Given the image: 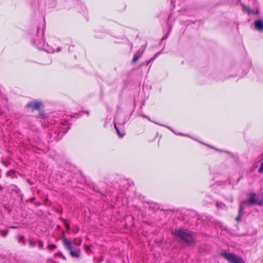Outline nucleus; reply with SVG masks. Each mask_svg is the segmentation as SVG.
I'll return each mask as SVG.
<instances>
[{
    "label": "nucleus",
    "mask_w": 263,
    "mask_h": 263,
    "mask_svg": "<svg viewBox=\"0 0 263 263\" xmlns=\"http://www.w3.org/2000/svg\"><path fill=\"white\" fill-rule=\"evenodd\" d=\"M115 128L118 133V135H119V136L120 137H123L124 136L125 134L124 133L120 132L119 128L117 127V125L115 124Z\"/></svg>",
    "instance_id": "f8f14e48"
},
{
    "label": "nucleus",
    "mask_w": 263,
    "mask_h": 263,
    "mask_svg": "<svg viewBox=\"0 0 263 263\" xmlns=\"http://www.w3.org/2000/svg\"><path fill=\"white\" fill-rule=\"evenodd\" d=\"M38 247L40 249H43L44 248V243L42 240H38Z\"/></svg>",
    "instance_id": "2eb2a0df"
},
{
    "label": "nucleus",
    "mask_w": 263,
    "mask_h": 263,
    "mask_svg": "<svg viewBox=\"0 0 263 263\" xmlns=\"http://www.w3.org/2000/svg\"><path fill=\"white\" fill-rule=\"evenodd\" d=\"M143 52H144V50H142V51H140V50H139L138 51H137L134 55V57L132 61V63H136L138 61V60L142 56Z\"/></svg>",
    "instance_id": "0eeeda50"
},
{
    "label": "nucleus",
    "mask_w": 263,
    "mask_h": 263,
    "mask_svg": "<svg viewBox=\"0 0 263 263\" xmlns=\"http://www.w3.org/2000/svg\"><path fill=\"white\" fill-rule=\"evenodd\" d=\"M66 229L67 230H69L70 229V226L69 224H66Z\"/></svg>",
    "instance_id": "4be33fe9"
},
{
    "label": "nucleus",
    "mask_w": 263,
    "mask_h": 263,
    "mask_svg": "<svg viewBox=\"0 0 263 263\" xmlns=\"http://www.w3.org/2000/svg\"><path fill=\"white\" fill-rule=\"evenodd\" d=\"M45 106L41 101L33 100L29 101L27 103L25 108L29 109L31 112H34L35 110L39 111V114L35 116V118L45 119L47 117L45 112L42 110Z\"/></svg>",
    "instance_id": "f03ea898"
},
{
    "label": "nucleus",
    "mask_w": 263,
    "mask_h": 263,
    "mask_svg": "<svg viewBox=\"0 0 263 263\" xmlns=\"http://www.w3.org/2000/svg\"><path fill=\"white\" fill-rule=\"evenodd\" d=\"M166 37L167 36L166 35L165 37H162V40L165 39V38H166Z\"/></svg>",
    "instance_id": "cd10ccee"
},
{
    "label": "nucleus",
    "mask_w": 263,
    "mask_h": 263,
    "mask_svg": "<svg viewBox=\"0 0 263 263\" xmlns=\"http://www.w3.org/2000/svg\"><path fill=\"white\" fill-rule=\"evenodd\" d=\"M51 263H59L58 262H57L55 261H54L53 260H51Z\"/></svg>",
    "instance_id": "393cba45"
},
{
    "label": "nucleus",
    "mask_w": 263,
    "mask_h": 263,
    "mask_svg": "<svg viewBox=\"0 0 263 263\" xmlns=\"http://www.w3.org/2000/svg\"><path fill=\"white\" fill-rule=\"evenodd\" d=\"M8 232L9 231L7 230H3L1 231V235L4 237H6L7 235Z\"/></svg>",
    "instance_id": "4468645a"
},
{
    "label": "nucleus",
    "mask_w": 263,
    "mask_h": 263,
    "mask_svg": "<svg viewBox=\"0 0 263 263\" xmlns=\"http://www.w3.org/2000/svg\"><path fill=\"white\" fill-rule=\"evenodd\" d=\"M61 258H62L64 260H66V258L63 255V256H62V257Z\"/></svg>",
    "instance_id": "5701e85b"
},
{
    "label": "nucleus",
    "mask_w": 263,
    "mask_h": 263,
    "mask_svg": "<svg viewBox=\"0 0 263 263\" xmlns=\"http://www.w3.org/2000/svg\"><path fill=\"white\" fill-rule=\"evenodd\" d=\"M174 236L179 238L180 242L188 247L196 245V237L192 235V232L186 229H175L172 232Z\"/></svg>",
    "instance_id": "f257e3e1"
},
{
    "label": "nucleus",
    "mask_w": 263,
    "mask_h": 263,
    "mask_svg": "<svg viewBox=\"0 0 263 263\" xmlns=\"http://www.w3.org/2000/svg\"><path fill=\"white\" fill-rule=\"evenodd\" d=\"M67 130L66 131L64 132V133H67Z\"/></svg>",
    "instance_id": "7c9ffc66"
},
{
    "label": "nucleus",
    "mask_w": 263,
    "mask_h": 263,
    "mask_svg": "<svg viewBox=\"0 0 263 263\" xmlns=\"http://www.w3.org/2000/svg\"><path fill=\"white\" fill-rule=\"evenodd\" d=\"M211 147H212V148H214L215 149L216 151H219V152H223L222 150L221 149H217V148H214V147L212 146H210Z\"/></svg>",
    "instance_id": "aec40b11"
},
{
    "label": "nucleus",
    "mask_w": 263,
    "mask_h": 263,
    "mask_svg": "<svg viewBox=\"0 0 263 263\" xmlns=\"http://www.w3.org/2000/svg\"><path fill=\"white\" fill-rule=\"evenodd\" d=\"M29 246L30 248H34L36 246V242L32 239H29L28 240Z\"/></svg>",
    "instance_id": "9d476101"
},
{
    "label": "nucleus",
    "mask_w": 263,
    "mask_h": 263,
    "mask_svg": "<svg viewBox=\"0 0 263 263\" xmlns=\"http://www.w3.org/2000/svg\"><path fill=\"white\" fill-rule=\"evenodd\" d=\"M3 190V187L0 185V191H2Z\"/></svg>",
    "instance_id": "b1692460"
},
{
    "label": "nucleus",
    "mask_w": 263,
    "mask_h": 263,
    "mask_svg": "<svg viewBox=\"0 0 263 263\" xmlns=\"http://www.w3.org/2000/svg\"><path fill=\"white\" fill-rule=\"evenodd\" d=\"M48 247L50 250H52L56 249L57 247L54 244H50L48 245Z\"/></svg>",
    "instance_id": "dca6fc26"
},
{
    "label": "nucleus",
    "mask_w": 263,
    "mask_h": 263,
    "mask_svg": "<svg viewBox=\"0 0 263 263\" xmlns=\"http://www.w3.org/2000/svg\"><path fill=\"white\" fill-rule=\"evenodd\" d=\"M254 28L258 31L263 30V21L261 18L257 20L254 22Z\"/></svg>",
    "instance_id": "423d86ee"
},
{
    "label": "nucleus",
    "mask_w": 263,
    "mask_h": 263,
    "mask_svg": "<svg viewBox=\"0 0 263 263\" xmlns=\"http://www.w3.org/2000/svg\"><path fill=\"white\" fill-rule=\"evenodd\" d=\"M34 199H35V198H34V197H33V198H31V199H30V201H31V202H32Z\"/></svg>",
    "instance_id": "bb28decb"
},
{
    "label": "nucleus",
    "mask_w": 263,
    "mask_h": 263,
    "mask_svg": "<svg viewBox=\"0 0 263 263\" xmlns=\"http://www.w3.org/2000/svg\"><path fill=\"white\" fill-rule=\"evenodd\" d=\"M62 242L65 248L69 251V254L74 258H80L81 254V250L79 248H75L73 247L72 243L68 239L64 237Z\"/></svg>",
    "instance_id": "7ed1b4c3"
},
{
    "label": "nucleus",
    "mask_w": 263,
    "mask_h": 263,
    "mask_svg": "<svg viewBox=\"0 0 263 263\" xmlns=\"http://www.w3.org/2000/svg\"><path fill=\"white\" fill-rule=\"evenodd\" d=\"M221 255L230 263H245L242 257L233 253H224Z\"/></svg>",
    "instance_id": "39448f33"
},
{
    "label": "nucleus",
    "mask_w": 263,
    "mask_h": 263,
    "mask_svg": "<svg viewBox=\"0 0 263 263\" xmlns=\"http://www.w3.org/2000/svg\"><path fill=\"white\" fill-rule=\"evenodd\" d=\"M17 238L18 241H22L24 245L25 244L26 240H25L24 237L23 235L18 236Z\"/></svg>",
    "instance_id": "ddd939ff"
},
{
    "label": "nucleus",
    "mask_w": 263,
    "mask_h": 263,
    "mask_svg": "<svg viewBox=\"0 0 263 263\" xmlns=\"http://www.w3.org/2000/svg\"><path fill=\"white\" fill-rule=\"evenodd\" d=\"M243 207H242V205L241 204H240L239 205V210H238V215L235 218V220L239 222V220H240V216H241V212H242V211L243 210Z\"/></svg>",
    "instance_id": "1a4fd4ad"
},
{
    "label": "nucleus",
    "mask_w": 263,
    "mask_h": 263,
    "mask_svg": "<svg viewBox=\"0 0 263 263\" xmlns=\"http://www.w3.org/2000/svg\"><path fill=\"white\" fill-rule=\"evenodd\" d=\"M146 118L148 119V120H150L148 116H147V117Z\"/></svg>",
    "instance_id": "c756f323"
},
{
    "label": "nucleus",
    "mask_w": 263,
    "mask_h": 263,
    "mask_svg": "<svg viewBox=\"0 0 263 263\" xmlns=\"http://www.w3.org/2000/svg\"><path fill=\"white\" fill-rule=\"evenodd\" d=\"M258 173L260 174L263 173V162L261 163L260 166L258 169Z\"/></svg>",
    "instance_id": "f3484780"
},
{
    "label": "nucleus",
    "mask_w": 263,
    "mask_h": 263,
    "mask_svg": "<svg viewBox=\"0 0 263 263\" xmlns=\"http://www.w3.org/2000/svg\"><path fill=\"white\" fill-rule=\"evenodd\" d=\"M15 187H16L15 190H14V191L17 194H20V192H21V190L19 188H18L17 186H15Z\"/></svg>",
    "instance_id": "a211bd4d"
},
{
    "label": "nucleus",
    "mask_w": 263,
    "mask_h": 263,
    "mask_svg": "<svg viewBox=\"0 0 263 263\" xmlns=\"http://www.w3.org/2000/svg\"><path fill=\"white\" fill-rule=\"evenodd\" d=\"M242 10L243 11H246L248 13V15L255 14L256 13H258L259 12L258 10H257L256 12H255L254 10H252L250 8L244 6H243Z\"/></svg>",
    "instance_id": "6e6552de"
},
{
    "label": "nucleus",
    "mask_w": 263,
    "mask_h": 263,
    "mask_svg": "<svg viewBox=\"0 0 263 263\" xmlns=\"http://www.w3.org/2000/svg\"><path fill=\"white\" fill-rule=\"evenodd\" d=\"M55 255L59 257V258H61L63 256V254L61 252H58L55 254Z\"/></svg>",
    "instance_id": "6ab92c4d"
},
{
    "label": "nucleus",
    "mask_w": 263,
    "mask_h": 263,
    "mask_svg": "<svg viewBox=\"0 0 263 263\" xmlns=\"http://www.w3.org/2000/svg\"><path fill=\"white\" fill-rule=\"evenodd\" d=\"M9 228L10 229H17L18 227H16V226H10L9 227Z\"/></svg>",
    "instance_id": "412c9836"
},
{
    "label": "nucleus",
    "mask_w": 263,
    "mask_h": 263,
    "mask_svg": "<svg viewBox=\"0 0 263 263\" xmlns=\"http://www.w3.org/2000/svg\"><path fill=\"white\" fill-rule=\"evenodd\" d=\"M85 112L87 115H89V112L88 111H85Z\"/></svg>",
    "instance_id": "a878e982"
},
{
    "label": "nucleus",
    "mask_w": 263,
    "mask_h": 263,
    "mask_svg": "<svg viewBox=\"0 0 263 263\" xmlns=\"http://www.w3.org/2000/svg\"><path fill=\"white\" fill-rule=\"evenodd\" d=\"M248 196V199L244 200L243 201V203L246 204L249 206H253L254 205L259 206L263 205V197L261 198L256 197V194L254 192L250 193Z\"/></svg>",
    "instance_id": "20e7f679"
},
{
    "label": "nucleus",
    "mask_w": 263,
    "mask_h": 263,
    "mask_svg": "<svg viewBox=\"0 0 263 263\" xmlns=\"http://www.w3.org/2000/svg\"><path fill=\"white\" fill-rule=\"evenodd\" d=\"M159 53H160V52L156 53L153 58H152L148 61H146L145 62V65L146 66H147L151 62L153 61L154 59H155L158 56Z\"/></svg>",
    "instance_id": "9b49d317"
},
{
    "label": "nucleus",
    "mask_w": 263,
    "mask_h": 263,
    "mask_svg": "<svg viewBox=\"0 0 263 263\" xmlns=\"http://www.w3.org/2000/svg\"><path fill=\"white\" fill-rule=\"evenodd\" d=\"M142 117H144V118H145L147 117V116H145V115H143V116H142Z\"/></svg>",
    "instance_id": "c85d7f7f"
}]
</instances>
